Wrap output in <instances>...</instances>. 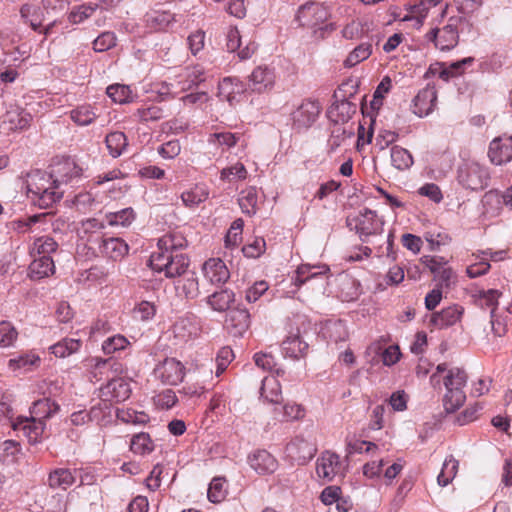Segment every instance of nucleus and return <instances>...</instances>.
<instances>
[{"label":"nucleus","mask_w":512,"mask_h":512,"mask_svg":"<svg viewBox=\"0 0 512 512\" xmlns=\"http://www.w3.org/2000/svg\"><path fill=\"white\" fill-rule=\"evenodd\" d=\"M186 246L187 240L180 232L163 235L157 243L158 251L150 256V266L168 278L182 276L189 266V258L182 252Z\"/></svg>","instance_id":"f257e3e1"},{"label":"nucleus","mask_w":512,"mask_h":512,"mask_svg":"<svg viewBox=\"0 0 512 512\" xmlns=\"http://www.w3.org/2000/svg\"><path fill=\"white\" fill-rule=\"evenodd\" d=\"M467 378V373L463 369L449 368L446 363L439 364L431 375L430 382L434 387L440 385L442 381L446 389L443 396V407L447 413L455 412L464 404L466 400L464 388Z\"/></svg>","instance_id":"f03ea898"},{"label":"nucleus","mask_w":512,"mask_h":512,"mask_svg":"<svg viewBox=\"0 0 512 512\" xmlns=\"http://www.w3.org/2000/svg\"><path fill=\"white\" fill-rule=\"evenodd\" d=\"M26 186L28 197L34 205L47 209L60 201L63 196L51 173L34 170L27 174Z\"/></svg>","instance_id":"7ed1b4c3"},{"label":"nucleus","mask_w":512,"mask_h":512,"mask_svg":"<svg viewBox=\"0 0 512 512\" xmlns=\"http://www.w3.org/2000/svg\"><path fill=\"white\" fill-rule=\"evenodd\" d=\"M328 18L327 9L320 3L307 2L300 6L296 19L299 26L313 32H325L328 28L334 30L331 24H326Z\"/></svg>","instance_id":"20e7f679"},{"label":"nucleus","mask_w":512,"mask_h":512,"mask_svg":"<svg viewBox=\"0 0 512 512\" xmlns=\"http://www.w3.org/2000/svg\"><path fill=\"white\" fill-rule=\"evenodd\" d=\"M458 181L467 189H484L489 182L488 168L478 162H467L458 170Z\"/></svg>","instance_id":"39448f33"},{"label":"nucleus","mask_w":512,"mask_h":512,"mask_svg":"<svg viewBox=\"0 0 512 512\" xmlns=\"http://www.w3.org/2000/svg\"><path fill=\"white\" fill-rule=\"evenodd\" d=\"M131 395L130 383L124 378H113L99 389V397L106 409L114 403L127 400Z\"/></svg>","instance_id":"423d86ee"},{"label":"nucleus","mask_w":512,"mask_h":512,"mask_svg":"<svg viewBox=\"0 0 512 512\" xmlns=\"http://www.w3.org/2000/svg\"><path fill=\"white\" fill-rule=\"evenodd\" d=\"M487 157L495 166L510 163L512 161V135L505 133L493 138L488 145Z\"/></svg>","instance_id":"0eeeda50"},{"label":"nucleus","mask_w":512,"mask_h":512,"mask_svg":"<svg viewBox=\"0 0 512 512\" xmlns=\"http://www.w3.org/2000/svg\"><path fill=\"white\" fill-rule=\"evenodd\" d=\"M353 221L355 222V230L361 238L379 235L383 232L384 221L373 210L364 209Z\"/></svg>","instance_id":"6e6552de"},{"label":"nucleus","mask_w":512,"mask_h":512,"mask_svg":"<svg viewBox=\"0 0 512 512\" xmlns=\"http://www.w3.org/2000/svg\"><path fill=\"white\" fill-rule=\"evenodd\" d=\"M185 371V366L175 358L164 359L154 370L156 377L167 385H177L182 382Z\"/></svg>","instance_id":"1a4fd4ad"},{"label":"nucleus","mask_w":512,"mask_h":512,"mask_svg":"<svg viewBox=\"0 0 512 512\" xmlns=\"http://www.w3.org/2000/svg\"><path fill=\"white\" fill-rule=\"evenodd\" d=\"M51 175L58 188L81 175V168L70 157L56 158L51 165Z\"/></svg>","instance_id":"9d476101"},{"label":"nucleus","mask_w":512,"mask_h":512,"mask_svg":"<svg viewBox=\"0 0 512 512\" xmlns=\"http://www.w3.org/2000/svg\"><path fill=\"white\" fill-rule=\"evenodd\" d=\"M420 261L434 275V279L440 282L441 286H450L455 275L444 257L424 255Z\"/></svg>","instance_id":"9b49d317"},{"label":"nucleus","mask_w":512,"mask_h":512,"mask_svg":"<svg viewBox=\"0 0 512 512\" xmlns=\"http://www.w3.org/2000/svg\"><path fill=\"white\" fill-rule=\"evenodd\" d=\"M316 451L315 444L303 437H295L286 446L287 456L298 465H305L309 462L315 456Z\"/></svg>","instance_id":"f8f14e48"},{"label":"nucleus","mask_w":512,"mask_h":512,"mask_svg":"<svg viewBox=\"0 0 512 512\" xmlns=\"http://www.w3.org/2000/svg\"><path fill=\"white\" fill-rule=\"evenodd\" d=\"M342 464L339 455L331 451L323 452L316 461V474L325 482H331L341 473Z\"/></svg>","instance_id":"ddd939ff"},{"label":"nucleus","mask_w":512,"mask_h":512,"mask_svg":"<svg viewBox=\"0 0 512 512\" xmlns=\"http://www.w3.org/2000/svg\"><path fill=\"white\" fill-rule=\"evenodd\" d=\"M442 0H421L418 4L410 7V10L404 16L401 14H396L393 12L394 20H399L400 22H409L411 23L407 28H411L414 30H419L422 27L423 20L425 19L428 10L431 7L438 5Z\"/></svg>","instance_id":"4468645a"},{"label":"nucleus","mask_w":512,"mask_h":512,"mask_svg":"<svg viewBox=\"0 0 512 512\" xmlns=\"http://www.w3.org/2000/svg\"><path fill=\"white\" fill-rule=\"evenodd\" d=\"M248 464L258 475L273 474L279 466L274 455L265 449H257L248 455Z\"/></svg>","instance_id":"2eb2a0df"},{"label":"nucleus","mask_w":512,"mask_h":512,"mask_svg":"<svg viewBox=\"0 0 512 512\" xmlns=\"http://www.w3.org/2000/svg\"><path fill=\"white\" fill-rule=\"evenodd\" d=\"M226 46L228 51L237 52L243 60L249 59L257 50L252 34H226Z\"/></svg>","instance_id":"dca6fc26"},{"label":"nucleus","mask_w":512,"mask_h":512,"mask_svg":"<svg viewBox=\"0 0 512 512\" xmlns=\"http://www.w3.org/2000/svg\"><path fill=\"white\" fill-rule=\"evenodd\" d=\"M250 314L245 308L229 310L225 318V328L234 337H241L250 327Z\"/></svg>","instance_id":"f3484780"},{"label":"nucleus","mask_w":512,"mask_h":512,"mask_svg":"<svg viewBox=\"0 0 512 512\" xmlns=\"http://www.w3.org/2000/svg\"><path fill=\"white\" fill-rule=\"evenodd\" d=\"M276 75L273 68L257 66L249 76V87L252 91L262 93L271 90L275 84Z\"/></svg>","instance_id":"a211bd4d"},{"label":"nucleus","mask_w":512,"mask_h":512,"mask_svg":"<svg viewBox=\"0 0 512 512\" xmlns=\"http://www.w3.org/2000/svg\"><path fill=\"white\" fill-rule=\"evenodd\" d=\"M321 107L317 101L306 100L292 113L293 125L298 129L311 126L317 119Z\"/></svg>","instance_id":"6ab92c4d"},{"label":"nucleus","mask_w":512,"mask_h":512,"mask_svg":"<svg viewBox=\"0 0 512 512\" xmlns=\"http://www.w3.org/2000/svg\"><path fill=\"white\" fill-rule=\"evenodd\" d=\"M437 91L433 86H427L420 90L413 99V113L419 117L429 115L435 108Z\"/></svg>","instance_id":"aec40b11"},{"label":"nucleus","mask_w":512,"mask_h":512,"mask_svg":"<svg viewBox=\"0 0 512 512\" xmlns=\"http://www.w3.org/2000/svg\"><path fill=\"white\" fill-rule=\"evenodd\" d=\"M20 15L23 23H25L32 30H37L43 27L44 32H49L52 28L56 27L57 22L52 21L44 24V18L39 7L32 4H25L20 9Z\"/></svg>","instance_id":"412c9836"},{"label":"nucleus","mask_w":512,"mask_h":512,"mask_svg":"<svg viewBox=\"0 0 512 512\" xmlns=\"http://www.w3.org/2000/svg\"><path fill=\"white\" fill-rule=\"evenodd\" d=\"M146 25L157 31H164L167 29L175 28V24L178 22L176 15L170 11L152 9L145 15Z\"/></svg>","instance_id":"4be33fe9"},{"label":"nucleus","mask_w":512,"mask_h":512,"mask_svg":"<svg viewBox=\"0 0 512 512\" xmlns=\"http://www.w3.org/2000/svg\"><path fill=\"white\" fill-rule=\"evenodd\" d=\"M32 121V115L20 108L6 112L2 122L3 129L8 132H16L27 129Z\"/></svg>","instance_id":"5701e85b"},{"label":"nucleus","mask_w":512,"mask_h":512,"mask_svg":"<svg viewBox=\"0 0 512 512\" xmlns=\"http://www.w3.org/2000/svg\"><path fill=\"white\" fill-rule=\"evenodd\" d=\"M205 278L212 284H224L230 278L225 263L220 258H210L203 265Z\"/></svg>","instance_id":"b1692460"},{"label":"nucleus","mask_w":512,"mask_h":512,"mask_svg":"<svg viewBox=\"0 0 512 512\" xmlns=\"http://www.w3.org/2000/svg\"><path fill=\"white\" fill-rule=\"evenodd\" d=\"M45 426V422L37 421L33 417H21L13 423L14 430L22 431L30 443H36L40 440Z\"/></svg>","instance_id":"393cba45"},{"label":"nucleus","mask_w":512,"mask_h":512,"mask_svg":"<svg viewBox=\"0 0 512 512\" xmlns=\"http://www.w3.org/2000/svg\"><path fill=\"white\" fill-rule=\"evenodd\" d=\"M101 254L114 261L122 259L129 250L127 243L117 237L102 238L99 242Z\"/></svg>","instance_id":"a878e982"},{"label":"nucleus","mask_w":512,"mask_h":512,"mask_svg":"<svg viewBox=\"0 0 512 512\" xmlns=\"http://www.w3.org/2000/svg\"><path fill=\"white\" fill-rule=\"evenodd\" d=\"M308 351V344L302 339L299 332L291 333L282 342V353L284 357L298 360L305 357Z\"/></svg>","instance_id":"bb28decb"},{"label":"nucleus","mask_w":512,"mask_h":512,"mask_svg":"<svg viewBox=\"0 0 512 512\" xmlns=\"http://www.w3.org/2000/svg\"><path fill=\"white\" fill-rule=\"evenodd\" d=\"M463 314L464 308L461 305L454 304L442 309L440 312L434 313L431 321L436 327L445 328L459 322Z\"/></svg>","instance_id":"cd10ccee"},{"label":"nucleus","mask_w":512,"mask_h":512,"mask_svg":"<svg viewBox=\"0 0 512 512\" xmlns=\"http://www.w3.org/2000/svg\"><path fill=\"white\" fill-rule=\"evenodd\" d=\"M242 92L243 85L234 78H224L218 86V96L221 100L227 101L230 105H234L239 101Z\"/></svg>","instance_id":"c85d7f7f"},{"label":"nucleus","mask_w":512,"mask_h":512,"mask_svg":"<svg viewBox=\"0 0 512 512\" xmlns=\"http://www.w3.org/2000/svg\"><path fill=\"white\" fill-rule=\"evenodd\" d=\"M55 264L51 256L34 257L29 265V277L32 280H40L53 275Z\"/></svg>","instance_id":"c756f323"},{"label":"nucleus","mask_w":512,"mask_h":512,"mask_svg":"<svg viewBox=\"0 0 512 512\" xmlns=\"http://www.w3.org/2000/svg\"><path fill=\"white\" fill-rule=\"evenodd\" d=\"M260 396L263 400L271 404L277 405L282 402V387L275 376H267L262 380Z\"/></svg>","instance_id":"7c9ffc66"},{"label":"nucleus","mask_w":512,"mask_h":512,"mask_svg":"<svg viewBox=\"0 0 512 512\" xmlns=\"http://www.w3.org/2000/svg\"><path fill=\"white\" fill-rule=\"evenodd\" d=\"M329 272V267L326 265H309L302 264L296 270V276L294 278V284L297 287L305 284L307 281L317 278L323 277L327 275Z\"/></svg>","instance_id":"2f4dec72"},{"label":"nucleus","mask_w":512,"mask_h":512,"mask_svg":"<svg viewBox=\"0 0 512 512\" xmlns=\"http://www.w3.org/2000/svg\"><path fill=\"white\" fill-rule=\"evenodd\" d=\"M59 410V405L50 398H43L33 402L30 408L31 417L37 421L45 422Z\"/></svg>","instance_id":"473e14b6"},{"label":"nucleus","mask_w":512,"mask_h":512,"mask_svg":"<svg viewBox=\"0 0 512 512\" xmlns=\"http://www.w3.org/2000/svg\"><path fill=\"white\" fill-rule=\"evenodd\" d=\"M502 292L497 289L479 290L473 294L475 304L481 309H489L493 316L498 307V300Z\"/></svg>","instance_id":"72a5a7b5"},{"label":"nucleus","mask_w":512,"mask_h":512,"mask_svg":"<svg viewBox=\"0 0 512 512\" xmlns=\"http://www.w3.org/2000/svg\"><path fill=\"white\" fill-rule=\"evenodd\" d=\"M76 477L68 468H57L48 475V486L52 489L67 490L75 483Z\"/></svg>","instance_id":"f704fd0d"},{"label":"nucleus","mask_w":512,"mask_h":512,"mask_svg":"<svg viewBox=\"0 0 512 512\" xmlns=\"http://www.w3.org/2000/svg\"><path fill=\"white\" fill-rule=\"evenodd\" d=\"M260 196L255 187H248L239 194L238 203L243 213L252 216L259 209Z\"/></svg>","instance_id":"c9c22d12"},{"label":"nucleus","mask_w":512,"mask_h":512,"mask_svg":"<svg viewBox=\"0 0 512 512\" xmlns=\"http://www.w3.org/2000/svg\"><path fill=\"white\" fill-rule=\"evenodd\" d=\"M234 301L235 294L233 291L228 289L216 291L206 298V303L212 310L217 312H224L228 310Z\"/></svg>","instance_id":"e433bc0d"},{"label":"nucleus","mask_w":512,"mask_h":512,"mask_svg":"<svg viewBox=\"0 0 512 512\" xmlns=\"http://www.w3.org/2000/svg\"><path fill=\"white\" fill-rule=\"evenodd\" d=\"M209 188L205 184H196L181 194L186 207L193 208L205 202L209 197Z\"/></svg>","instance_id":"4c0bfd02"},{"label":"nucleus","mask_w":512,"mask_h":512,"mask_svg":"<svg viewBox=\"0 0 512 512\" xmlns=\"http://www.w3.org/2000/svg\"><path fill=\"white\" fill-rule=\"evenodd\" d=\"M58 246L54 238L48 235L40 236L35 238L30 245L29 254L32 257L51 256L52 253L57 251Z\"/></svg>","instance_id":"58836bf2"},{"label":"nucleus","mask_w":512,"mask_h":512,"mask_svg":"<svg viewBox=\"0 0 512 512\" xmlns=\"http://www.w3.org/2000/svg\"><path fill=\"white\" fill-rule=\"evenodd\" d=\"M105 144L109 154L113 158L121 156L128 147V140L123 132L115 131L109 133L105 138Z\"/></svg>","instance_id":"ea45409f"},{"label":"nucleus","mask_w":512,"mask_h":512,"mask_svg":"<svg viewBox=\"0 0 512 512\" xmlns=\"http://www.w3.org/2000/svg\"><path fill=\"white\" fill-rule=\"evenodd\" d=\"M180 77L183 78L180 81L183 84L182 89H191L205 81V69L199 64L187 66Z\"/></svg>","instance_id":"a19ab883"},{"label":"nucleus","mask_w":512,"mask_h":512,"mask_svg":"<svg viewBox=\"0 0 512 512\" xmlns=\"http://www.w3.org/2000/svg\"><path fill=\"white\" fill-rule=\"evenodd\" d=\"M82 346V342L79 339L64 338L61 341L50 346V351L56 357L65 358L76 353Z\"/></svg>","instance_id":"79ce46f5"},{"label":"nucleus","mask_w":512,"mask_h":512,"mask_svg":"<svg viewBox=\"0 0 512 512\" xmlns=\"http://www.w3.org/2000/svg\"><path fill=\"white\" fill-rule=\"evenodd\" d=\"M70 118L77 125L87 126L97 118V114L93 106L84 104L71 110Z\"/></svg>","instance_id":"37998d69"},{"label":"nucleus","mask_w":512,"mask_h":512,"mask_svg":"<svg viewBox=\"0 0 512 512\" xmlns=\"http://www.w3.org/2000/svg\"><path fill=\"white\" fill-rule=\"evenodd\" d=\"M135 212L131 207L124 208L117 212L105 214V221L110 226L127 227L135 220Z\"/></svg>","instance_id":"c03bdc74"},{"label":"nucleus","mask_w":512,"mask_h":512,"mask_svg":"<svg viewBox=\"0 0 512 512\" xmlns=\"http://www.w3.org/2000/svg\"><path fill=\"white\" fill-rule=\"evenodd\" d=\"M391 163L396 169L404 171L412 166L413 157L407 149L396 145L391 148Z\"/></svg>","instance_id":"a18cd8bd"},{"label":"nucleus","mask_w":512,"mask_h":512,"mask_svg":"<svg viewBox=\"0 0 512 512\" xmlns=\"http://www.w3.org/2000/svg\"><path fill=\"white\" fill-rule=\"evenodd\" d=\"M130 450L135 454H149L154 450V442L148 433L141 432L132 437Z\"/></svg>","instance_id":"49530a36"},{"label":"nucleus","mask_w":512,"mask_h":512,"mask_svg":"<svg viewBox=\"0 0 512 512\" xmlns=\"http://www.w3.org/2000/svg\"><path fill=\"white\" fill-rule=\"evenodd\" d=\"M459 468V462L452 456H448L442 466V469L437 477L440 486H447L455 478Z\"/></svg>","instance_id":"de8ad7c7"},{"label":"nucleus","mask_w":512,"mask_h":512,"mask_svg":"<svg viewBox=\"0 0 512 512\" xmlns=\"http://www.w3.org/2000/svg\"><path fill=\"white\" fill-rule=\"evenodd\" d=\"M244 221L241 218L234 220L225 236L224 244L227 249H234L242 242Z\"/></svg>","instance_id":"09e8293b"},{"label":"nucleus","mask_w":512,"mask_h":512,"mask_svg":"<svg viewBox=\"0 0 512 512\" xmlns=\"http://www.w3.org/2000/svg\"><path fill=\"white\" fill-rule=\"evenodd\" d=\"M372 53V45L370 43H361L353 49L344 61V66L352 68L362 61L366 60Z\"/></svg>","instance_id":"8fccbe9b"},{"label":"nucleus","mask_w":512,"mask_h":512,"mask_svg":"<svg viewBox=\"0 0 512 512\" xmlns=\"http://www.w3.org/2000/svg\"><path fill=\"white\" fill-rule=\"evenodd\" d=\"M176 290L180 295L187 299H194L199 294L198 279L194 275L179 280L176 284Z\"/></svg>","instance_id":"3c124183"},{"label":"nucleus","mask_w":512,"mask_h":512,"mask_svg":"<svg viewBox=\"0 0 512 512\" xmlns=\"http://www.w3.org/2000/svg\"><path fill=\"white\" fill-rule=\"evenodd\" d=\"M501 202L512 210V186L501 193L495 190L488 191L483 197L485 207L493 203L500 204Z\"/></svg>","instance_id":"603ef678"},{"label":"nucleus","mask_w":512,"mask_h":512,"mask_svg":"<svg viewBox=\"0 0 512 512\" xmlns=\"http://www.w3.org/2000/svg\"><path fill=\"white\" fill-rule=\"evenodd\" d=\"M130 346V341L121 334L113 335L102 343V351L106 355H112L116 352L123 351Z\"/></svg>","instance_id":"864d4df0"},{"label":"nucleus","mask_w":512,"mask_h":512,"mask_svg":"<svg viewBox=\"0 0 512 512\" xmlns=\"http://www.w3.org/2000/svg\"><path fill=\"white\" fill-rule=\"evenodd\" d=\"M117 418L126 424L143 425L149 421V416L145 412H139L132 408L118 409Z\"/></svg>","instance_id":"5fc2aeb1"},{"label":"nucleus","mask_w":512,"mask_h":512,"mask_svg":"<svg viewBox=\"0 0 512 512\" xmlns=\"http://www.w3.org/2000/svg\"><path fill=\"white\" fill-rule=\"evenodd\" d=\"M242 138V134L228 131L216 132L209 136V143L231 148L235 146Z\"/></svg>","instance_id":"6e6d98bb"},{"label":"nucleus","mask_w":512,"mask_h":512,"mask_svg":"<svg viewBox=\"0 0 512 512\" xmlns=\"http://www.w3.org/2000/svg\"><path fill=\"white\" fill-rule=\"evenodd\" d=\"M18 338V331L9 321H0V347L7 348L14 345Z\"/></svg>","instance_id":"4d7b16f0"},{"label":"nucleus","mask_w":512,"mask_h":512,"mask_svg":"<svg viewBox=\"0 0 512 512\" xmlns=\"http://www.w3.org/2000/svg\"><path fill=\"white\" fill-rule=\"evenodd\" d=\"M255 364L266 371H274L277 376H283L285 374L284 369L276 368V360L271 353L258 352L254 355Z\"/></svg>","instance_id":"13d9d810"},{"label":"nucleus","mask_w":512,"mask_h":512,"mask_svg":"<svg viewBox=\"0 0 512 512\" xmlns=\"http://www.w3.org/2000/svg\"><path fill=\"white\" fill-rule=\"evenodd\" d=\"M234 359V353L233 350L228 347L224 346L219 349L216 355V371L215 375L216 377L221 376L227 369V367L230 365V363Z\"/></svg>","instance_id":"bf43d9fd"},{"label":"nucleus","mask_w":512,"mask_h":512,"mask_svg":"<svg viewBox=\"0 0 512 512\" xmlns=\"http://www.w3.org/2000/svg\"><path fill=\"white\" fill-rule=\"evenodd\" d=\"M305 414L306 410L301 404L295 402H287L282 408L281 421L288 422L301 420L305 417Z\"/></svg>","instance_id":"052dcab7"},{"label":"nucleus","mask_w":512,"mask_h":512,"mask_svg":"<svg viewBox=\"0 0 512 512\" xmlns=\"http://www.w3.org/2000/svg\"><path fill=\"white\" fill-rule=\"evenodd\" d=\"M98 4H83L75 7L68 16V20L73 24L82 23L90 17L97 9Z\"/></svg>","instance_id":"680f3d73"},{"label":"nucleus","mask_w":512,"mask_h":512,"mask_svg":"<svg viewBox=\"0 0 512 512\" xmlns=\"http://www.w3.org/2000/svg\"><path fill=\"white\" fill-rule=\"evenodd\" d=\"M248 171L242 163H236L230 167L223 168L220 172L222 181H232L233 179L245 180Z\"/></svg>","instance_id":"e2e57ef3"},{"label":"nucleus","mask_w":512,"mask_h":512,"mask_svg":"<svg viewBox=\"0 0 512 512\" xmlns=\"http://www.w3.org/2000/svg\"><path fill=\"white\" fill-rule=\"evenodd\" d=\"M431 41L441 51H448L458 44V34H430Z\"/></svg>","instance_id":"0e129e2a"},{"label":"nucleus","mask_w":512,"mask_h":512,"mask_svg":"<svg viewBox=\"0 0 512 512\" xmlns=\"http://www.w3.org/2000/svg\"><path fill=\"white\" fill-rule=\"evenodd\" d=\"M207 496L212 503L221 502L226 496L225 480L214 478L209 485Z\"/></svg>","instance_id":"69168bd1"},{"label":"nucleus","mask_w":512,"mask_h":512,"mask_svg":"<svg viewBox=\"0 0 512 512\" xmlns=\"http://www.w3.org/2000/svg\"><path fill=\"white\" fill-rule=\"evenodd\" d=\"M107 95L115 103H125L131 99V90L128 86L114 84L107 87Z\"/></svg>","instance_id":"338daca9"},{"label":"nucleus","mask_w":512,"mask_h":512,"mask_svg":"<svg viewBox=\"0 0 512 512\" xmlns=\"http://www.w3.org/2000/svg\"><path fill=\"white\" fill-rule=\"evenodd\" d=\"M482 410L483 405L481 403L471 404L456 417V422L461 426L473 422L479 417Z\"/></svg>","instance_id":"774afa93"}]
</instances>
